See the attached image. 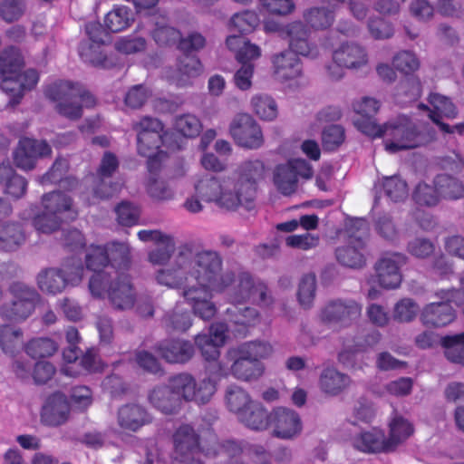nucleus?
<instances>
[{"mask_svg":"<svg viewBox=\"0 0 464 464\" xmlns=\"http://www.w3.org/2000/svg\"><path fill=\"white\" fill-rule=\"evenodd\" d=\"M155 280L169 288H182V295L196 315L203 320L215 316L218 308L213 296L235 282V273L222 271V259L215 251L194 255L180 252L169 266L155 272Z\"/></svg>","mask_w":464,"mask_h":464,"instance_id":"nucleus-1","label":"nucleus"},{"mask_svg":"<svg viewBox=\"0 0 464 464\" xmlns=\"http://www.w3.org/2000/svg\"><path fill=\"white\" fill-rule=\"evenodd\" d=\"M223 293H226L230 304L226 309L229 326L224 323H215L210 325L208 333L198 334L195 337V344L209 364L217 362L220 355L219 348L229 338L230 333L234 337L245 336L247 329L259 322L258 312L243 304L247 301L256 302L261 305L271 303L266 285L245 271L235 274V282Z\"/></svg>","mask_w":464,"mask_h":464,"instance_id":"nucleus-2","label":"nucleus"},{"mask_svg":"<svg viewBox=\"0 0 464 464\" xmlns=\"http://www.w3.org/2000/svg\"><path fill=\"white\" fill-rule=\"evenodd\" d=\"M266 167L259 159L241 162L232 176L222 178L205 175L195 182L197 194L205 202L219 208L237 210L251 208L256 197V185L266 177Z\"/></svg>","mask_w":464,"mask_h":464,"instance_id":"nucleus-3","label":"nucleus"},{"mask_svg":"<svg viewBox=\"0 0 464 464\" xmlns=\"http://www.w3.org/2000/svg\"><path fill=\"white\" fill-rule=\"evenodd\" d=\"M227 372L226 367L213 365L208 370V376L199 379L187 372L177 374L169 380L168 385L154 387L149 393V401L165 414L176 412L181 401L207 404L216 393V382L211 376H224Z\"/></svg>","mask_w":464,"mask_h":464,"instance_id":"nucleus-4","label":"nucleus"},{"mask_svg":"<svg viewBox=\"0 0 464 464\" xmlns=\"http://www.w3.org/2000/svg\"><path fill=\"white\" fill-rule=\"evenodd\" d=\"M358 125L359 130L370 137L383 136L385 150L390 153L415 149L424 143L423 135L406 116H398L384 125H378L373 121Z\"/></svg>","mask_w":464,"mask_h":464,"instance_id":"nucleus-5","label":"nucleus"},{"mask_svg":"<svg viewBox=\"0 0 464 464\" xmlns=\"http://www.w3.org/2000/svg\"><path fill=\"white\" fill-rule=\"evenodd\" d=\"M41 207L40 213L33 216L34 209L31 208V213L23 218H32L34 228L43 234H51L58 230L63 222L73 220L78 215L71 197L62 191L44 194L42 197Z\"/></svg>","mask_w":464,"mask_h":464,"instance_id":"nucleus-6","label":"nucleus"},{"mask_svg":"<svg viewBox=\"0 0 464 464\" xmlns=\"http://www.w3.org/2000/svg\"><path fill=\"white\" fill-rule=\"evenodd\" d=\"M45 95L57 102V111L71 120L82 116L83 107H92L95 99L79 84L69 81H57L47 86Z\"/></svg>","mask_w":464,"mask_h":464,"instance_id":"nucleus-7","label":"nucleus"},{"mask_svg":"<svg viewBox=\"0 0 464 464\" xmlns=\"http://www.w3.org/2000/svg\"><path fill=\"white\" fill-rule=\"evenodd\" d=\"M137 132V150L140 156L148 158V169L152 171L154 165L160 164L166 153L160 150L165 146L168 135L162 134V123L151 117H143L133 124Z\"/></svg>","mask_w":464,"mask_h":464,"instance_id":"nucleus-8","label":"nucleus"},{"mask_svg":"<svg viewBox=\"0 0 464 464\" xmlns=\"http://www.w3.org/2000/svg\"><path fill=\"white\" fill-rule=\"evenodd\" d=\"M84 267L81 261L67 260L61 267L43 269L37 276L39 289L47 295H56L68 286L79 285L83 278Z\"/></svg>","mask_w":464,"mask_h":464,"instance_id":"nucleus-9","label":"nucleus"},{"mask_svg":"<svg viewBox=\"0 0 464 464\" xmlns=\"http://www.w3.org/2000/svg\"><path fill=\"white\" fill-rule=\"evenodd\" d=\"M312 166L304 159L293 158L279 163L273 169V183L285 196L296 192L301 182L313 177Z\"/></svg>","mask_w":464,"mask_h":464,"instance_id":"nucleus-10","label":"nucleus"},{"mask_svg":"<svg viewBox=\"0 0 464 464\" xmlns=\"http://www.w3.org/2000/svg\"><path fill=\"white\" fill-rule=\"evenodd\" d=\"M12 299L0 306L2 319L20 323L32 315L37 302L39 294L33 288L23 283H14L10 287Z\"/></svg>","mask_w":464,"mask_h":464,"instance_id":"nucleus-11","label":"nucleus"},{"mask_svg":"<svg viewBox=\"0 0 464 464\" xmlns=\"http://www.w3.org/2000/svg\"><path fill=\"white\" fill-rule=\"evenodd\" d=\"M264 30L266 33L279 32L285 34L289 38L290 49L299 55L315 58L319 53L317 46L309 41L308 30L300 21L293 22L282 27L276 21L267 19L264 22Z\"/></svg>","mask_w":464,"mask_h":464,"instance_id":"nucleus-12","label":"nucleus"},{"mask_svg":"<svg viewBox=\"0 0 464 464\" xmlns=\"http://www.w3.org/2000/svg\"><path fill=\"white\" fill-rule=\"evenodd\" d=\"M85 32L88 40L81 43L79 53L82 59L93 66L109 68L113 65L106 53L103 52L105 31L99 22H89L85 25Z\"/></svg>","mask_w":464,"mask_h":464,"instance_id":"nucleus-13","label":"nucleus"},{"mask_svg":"<svg viewBox=\"0 0 464 464\" xmlns=\"http://www.w3.org/2000/svg\"><path fill=\"white\" fill-rule=\"evenodd\" d=\"M174 451L173 461L175 464H203L199 459V451L203 447L199 446L198 437L193 428L189 425L180 426L173 435Z\"/></svg>","mask_w":464,"mask_h":464,"instance_id":"nucleus-14","label":"nucleus"},{"mask_svg":"<svg viewBox=\"0 0 464 464\" xmlns=\"http://www.w3.org/2000/svg\"><path fill=\"white\" fill-rule=\"evenodd\" d=\"M295 54L297 53L290 49L274 55L272 59L275 77L291 89L302 87L307 83L300 60Z\"/></svg>","mask_w":464,"mask_h":464,"instance_id":"nucleus-15","label":"nucleus"},{"mask_svg":"<svg viewBox=\"0 0 464 464\" xmlns=\"http://www.w3.org/2000/svg\"><path fill=\"white\" fill-rule=\"evenodd\" d=\"M235 142L243 148L257 150L264 144V136L259 124L248 114L235 116L229 126Z\"/></svg>","mask_w":464,"mask_h":464,"instance_id":"nucleus-16","label":"nucleus"},{"mask_svg":"<svg viewBox=\"0 0 464 464\" xmlns=\"http://www.w3.org/2000/svg\"><path fill=\"white\" fill-rule=\"evenodd\" d=\"M333 60L337 66H328L329 74L334 79H340L343 76V69L358 70L368 63V54L366 50L355 44H342L339 48L334 50Z\"/></svg>","mask_w":464,"mask_h":464,"instance_id":"nucleus-17","label":"nucleus"},{"mask_svg":"<svg viewBox=\"0 0 464 464\" xmlns=\"http://www.w3.org/2000/svg\"><path fill=\"white\" fill-rule=\"evenodd\" d=\"M227 358L233 362L230 368L223 362L210 363L206 368L205 376H208V370L210 366L213 365H222L227 369V372L226 375H224V377L227 376L230 372L235 378L244 382L257 380L264 373L265 368L263 363L260 362L248 360V358H243L241 354H229V350L227 353ZM222 378L223 376H218V374L211 376V379L216 382V385Z\"/></svg>","mask_w":464,"mask_h":464,"instance_id":"nucleus-18","label":"nucleus"},{"mask_svg":"<svg viewBox=\"0 0 464 464\" xmlns=\"http://www.w3.org/2000/svg\"><path fill=\"white\" fill-rule=\"evenodd\" d=\"M118 167L117 157L111 152H106L98 169L93 188V198L90 203H94V199L109 198L120 191L122 184L121 182H111L110 179Z\"/></svg>","mask_w":464,"mask_h":464,"instance_id":"nucleus-19","label":"nucleus"},{"mask_svg":"<svg viewBox=\"0 0 464 464\" xmlns=\"http://www.w3.org/2000/svg\"><path fill=\"white\" fill-rule=\"evenodd\" d=\"M269 420L273 435L282 440L295 439L303 430V423L299 414L291 409L276 408L269 413Z\"/></svg>","mask_w":464,"mask_h":464,"instance_id":"nucleus-20","label":"nucleus"},{"mask_svg":"<svg viewBox=\"0 0 464 464\" xmlns=\"http://www.w3.org/2000/svg\"><path fill=\"white\" fill-rule=\"evenodd\" d=\"M406 263V256L401 253L384 255L375 265L379 285L386 289H394L401 283V267Z\"/></svg>","mask_w":464,"mask_h":464,"instance_id":"nucleus-21","label":"nucleus"},{"mask_svg":"<svg viewBox=\"0 0 464 464\" xmlns=\"http://www.w3.org/2000/svg\"><path fill=\"white\" fill-rule=\"evenodd\" d=\"M51 152V147L45 140L24 138L20 140L14 152V162L19 169L30 170L39 159L49 156Z\"/></svg>","mask_w":464,"mask_h":464,"instance_id":"nucleus-22","label":"nucleus"},{"mask_svg":"<svg viewBox=\"0 0 464 464\" xmlns=\"http://www.w3.org/2000/svg\"><path fill=\"white\" fill-rule=\"evenodd\" d=\"M459 295H462L461 292L451 290L447 301L426 305L420 313L422 324L428 327H443L452 323L456 314L450 303Z\"/></svg>","mask_w":464,"mask_h":464,"instance_id":"nucleus-23","label":"nucleus"},{"mask_svg":"<svg viewBox=\"0 0 464 464\" xmlns=\"http://www.w3.org/2000/svg\"><path fill=\"white\" fill-rule=\"evenodd\" d=\"M352 444L354 449L364 453H392L387 436L377 427L356 434L352 440Z\"/></svg>","mask_w":464,"mask_h":464,"instance_id":"nucleus-24","label":"nucleus"},{"mask_svg":"<svg viewBox=\"0 0 464 464\" xmlns=\"http://www.w3.org/2000/svg\"><path fill=\"white\" fill-rule=\"evenodd\" d=\"M381 340L379 332L369 334L363 341L346 340L343 347L338 353V361L344 366L350 368H357V358L369 348L376 345ZM361 368V366H358Z\"/></svg>","mask_w":464,"mask_h":464,"instance_id":"nucleus-25","label":"nucleus"},{"mask_svg":"<svg viewBox=\"0 0 464 464\" xmlns=\"http://www.w3.org/2000/svg\"><path fill=\"white\" fill-rule=\"evenodd\" d=\"M156 351L169 363H186L195 353L193 344L183 339L165 340L157 345Z\"/></svg>","mask_w":464,"mask_h":464,"instance_id":"nucleus-26","label":"nucleus"},{"mask_svg":"<svg viewBox=\"0 0 464 464\" xmlns=\"http://www.w3.org/2000/svg\"><path fill=\"white\" fill-rule=\"evenodd\" d=\"M70 405L63 393H54L50 396L43 407L42 421L48 426H59L65 423L69 418Z\"/></svg>","mask_w":464,"mask_h":464,"instance_id":"nucleus-27","label":"nucleus"},{"mask_svg":"<svg viewBox=\"0 0 464 464\" xmlns=\"http://www.w3.org/2000/svg\"><path fill=\"white\" fill-rule=\"evenodd\" d=\"M117 421L122 430L136 432L151 421V416L142 405L128 403L118 410Z\"/></svg>","mask_w":464,"mask_h":464,"instance_id":"nucleus-28","label":"nucleus"},{"mask_svg":"<svg viewBox=\"0 0 464 464\" xmlns=\"http://www.w3.org/2000/svg\"><path fill=\"white\" fill-rule=\"evenodd\" d=\"M362 312V306L353 300H337L329 303L323 309L321 318L326 323H346L356 319Z\"/></svg>","mask_w":464,"mask_h":464,"instance_id":"nucleus-29","label":"nucleus"},{"mask_svg":"<svg viewBox=\"0 0 464 464\" xmlns=\"http://www.w3.org/2000/svg\"><path fill=\"white\" fill-rule=\"evenodd\" d=\"M107 296L112 306L119 310L131 308L136 301V293L128 276L121 274L117 276V282L110 286Z\"/></svg>","mask_w":464,"mask_h":464,"instance_id":"nucleus-30","label":"nucleus"},{"mask_svg":"<svg viewBox=\"0 0 464 464\" xmlns=\"http://www.w3.org/2000/svg\"><path fill=\"white\" fill-rule=\"evenodd\" d=\"M318 383L324 393L337 396L350 387L352 380L349 375L335 367L327 366L322 370Z\"/></svg>","mask_w":464,"mask_h":464,"instance_id":"nucleus-31","label":"nucleus"},{"mask_svg":"<svg viewBox=\"0 0 464 464\" xmlns=\"http://www.w3.org/2000/svg\"><path fill=\"white\" fill-rule=\"evenodd\" d=\"M3 80L1 89L10 96L9 103L14 106L17 104L23 97L24 90L34 88L39 80V75L35 70H27L24 78H30V82H20L16 74H2Z\"/></svg>","mask_w":464,"mask_h":464,"instance_id":"nucleus-32","label":"nucleus"},{"mask_svg":"<svg viewBox=\"0 0 464 464\" xmlns=\"http://www.w3.org/2000/svg\"><path fill=\"white\" fill-rule=\"evenodd\" d=\"M226 46L235 53V58L240 64H254L262 55L260 46L238 35H229L226 39Z\"/></svg>","mask_w":464,"mask_h":464,"instance_id":"nucleus-33","label":"nucleus"},{"mask_svg":"<svg viewBox=\"0 0 464 464\" xmlns=\"http://www.w3.org/2000/svg\"><path fill=\"white\" fill-rule=\"evenodd\" d=\"M26 236L20 223L7 221L0 223V250L14 252L25 242Z\"/></svg>","mask_w":464,"mask_h":464,"instance_id":"nucleus-34","label":"nucleus"},{"mask_svg":"<svg viewBox=\"0 0 464 464\" xmlns=\"http://www.w3.org/2000/svg\"><path fill=\"white\" fill-rule=\"evenodd\" d=\"M24 331L21 327L10 324H0V350L8 356L14 357L24 349Z\"/></svg>","mask_w":464,"mask_h":464,"instance_id":"nucleus-35","label":"nucleus"},{"mask_svg":"<svg viewBox=\"0 0 464 464\" xmlns=\"http://www.w3.org/2000/svg\"><path fill=\"white\" fill-rule=\"evenodd\" d=\"M389 434L387 440L391 452H394L413 433L412 424L405 418L393 413L388 422Z\"/></svg>","mask_w":464,"mask_h":464,"instance_id":"nucleus-36","label":"nucleus"},{"mask_svg":"<svg viewBox=\"0 0 464 464\" xmlns=\"http://www.w3.org/2000/svg\"><path fill=\"white\" fill-rule=\"evenodd\" d=\"M177 73L173 81L179 86H186L191 80L203 73L204 68L197 56L184 55L178 61Z\"/></svg>","mask_w":464,"mask_h":464,"instance_id":"nucleus-37","label":"nucleus"},{"mask_svg":"<svg viewBox=\"0 0 464 464\" xmlns=\"http://www.w3.org/2000/svg\"><path fill=\"white\" fill-rule=\"evenodd\" d=\"M133 11L126 5H115L104 17L105 27L112 32L119 33L128 29L134 22Z\"/></svg>","mask_w":464,"mask_h":464,"instance_id":"nucleus-38","label":"nucleus"},{"mask_svg":"<svg viewBox=\"0 0 464 464\" xmlns=\"http://www.w3.org/2000/svg\"><path fill=\"white\" fill-rule=\"evenodd\" d=\"M273 352L274 349L270 343L260 340L246 342L229 349V354H241L243 358L256 362L268 358Z\"/></svg>","mask_w":464,"mask_h":464,"instance_id":"nucleus-39","label":"nucleus"},{"mask_svg":"<svg viewBox=\"0 0 464 464\" xmlns=\"http://www.w3.org/2000/svg\"><path fill=\"white\" fill-rule=\"evenodd\" d=\"M160 164L154 165V169L149 171L150 175L146 182V190L150 198L158 201L171 200L175 197L174 189L169 183L157 176Z\"/></svg>","mask_w":464,"mask_h":464,"instance_id":"nucleus-40","label":"nucleus"},{"mask_svg":"<svg viewBox=\"0 0 464 464\" xmlns=\"http://www.w3.org/2000/svg\"><path fill=\"white\" fill-rule=\"evenodd\" d=\"M238 420L247 428L254 430H263L270 426L269 414L259 403L255 401L239 417Z\"/></svg>","mask_w":464,"mask_h":464,"instance_id":"nucleus-41","label":"nucleus"},{"mask_svg":"<svg viewBox=\"0 0 464 464\" xmlns=\"http://www.w3.org/2000/svg\"><path fill=\"white\" fill-rule=\"evenodd\" d=\"M154 28L151 36L160 45H169L179 42L180 33L176 28L169 26L168 20L163 15L151 17Z\"/></svg>","mask_w":464,"mask_h":464,"instance_id":"nucleus-42","label":"nucleus"},{"mask_svg":"<svg viewBox=\"0 0 464 464\" xmlns=\"http://www.w3.org/2000/svg\"><path fill=\"white\" fill-rule=\"evenodd\" d=\"M254 402L247 392L237 385H230L226 390V406L229 411L237 414V418Z\"/></svg>","mask_w":464,"mask_h":464,"instance_id":"nucleus-43","label":"nucleus"},{"mask_svg":"<svg viewBox=\"0 0 464 464\" xmlns=\"http://www.w3.org/2000/svg\"><path fill=\"white\" fill-rule=\"evenodd\" d=\"M429 102L432 107L431 110L429 109L430 118L433 113L440 121L443 117L447 119H455L458 115L455 104L446 96L439 93H430ZM419 108L428 110V107L424 104H420Z\"/></svg>","mask_w":464,"mask_h":464,"instance_id":"nucleus-44","label":"nucleus"},{"mask_svg":"<svg viewBox=\"0 0 464 464\" xmlns=\"http://www.w3.org/2000/svg\"><path fill=\"white\" fill-rule=\"evenodd\" d=\"M68 169V162L64 159H58L53 163L51 169L41 178L42 184L60 183L61 187L68 189L73 188L77 181L71 177H65Z\"/></svg>","mask_w":464,"mask_h":464,"instance_id":"nucleus-45","label":"nucleus"},{"mask_svg":"<svg viewBox=\"0 0 464 464\" xmlns=\"http://www.w3.org/2000/svg\"><path fill=\"white\" fill-rule=\"evenodd\" d=\"M355 246L348 245L346 246L339 247L336 249V258L343 266L359 268L362 267L364 263V255L362 253L363 241L353 242Z\"/></svg>","mask_w":464,"mask_h":464,"instance_id":"nucleus-46","label":"nucleus"},{"mask_svg":"<svg viewBox=\"0 0 464 464\" xmlns=\"http://www.w3.org/2000/svg\"><path fill=\"white\" fill-rule=\"evenodd\" d=\"M120 273L115 272L112 276L109 271H96L89 280V291L95 298H104L110 291V286L117 282V276Z\"/></svg>","mask_w":464,"mask_h":464,"instance_id":"nucleus-47","label":"nucleus"},{"mask_svg":"<svg viewBox=\"0 0 464 464\" xmlns=\"http://www.w3.org/2000/svg\"><path fill=\"white\" fill-rule=\"evenodd\" d=\"M304 20L312 29L324 30L330 27L334 20V11L325 7H311L303 14Z\"/></svg>","mask_w":464,"mask_h":464,"instance_id":"nucleus-48","label":"nucleus"},{"mask_svg":"<svg viewBox=\"0 0 464 464\" xmlns=\"http://www.w3.org/2000/svg\"><path fill=\"white\" fill-rule=\"evenodd\" d=\"M440 198L458 199L464 196V186L459 180L447 174L438 175L434 180Z\"/></svg>","mask_w":464,"mask_h":464,"instance_id":"nucleus-49","label":"nucleus"},{"mask_svg":"<svg viewBox=\"0 0 464 464\" xmlns=\"http://www.w3.org/2000/svg\"><path fill=\"white\" fill-rule=\"evenodd\" d=\"M380 106V102L372 97H362L355 101L353 109L361 117L354 121L356 128L359 130V123L375 122L373 117L379 111Z\"/></svg>","mask_w":464,"mask_h":464,"instance_id":"nucleus-50","label":"nucleus"},{"mask_svg":"<svg viewBox=\"0 0 464 464\" xmlns=\"http://www.w3.org/2000/svg\"><path fill=\"white\" fill-rule=\"evenodd\" d=\"M441 345L448 360L464 364V333L443 337Z\"/></svg>","mask_w":464,"mask_h":464,"instance_id":"nucleus-51","label":"nucleus"},{"mask_svg":"<svg viewBox=\"0 0 464 464\" xmlns=\"http://www.w3.org/2000/svg\"><path fill=\"white\" fill-rule=\"evenodd\" d=\"M254 112L264 121H273L277 117L278 110L275 100L266 94H256L251 99Z\"/></svg>","mask_w":464,"mask_h":464,"instance_id":"nucleus-52","label":"nucleus"},{"mask_svg":"<svg viewBox=\"0 0 464 464\" xmlns=\"http://www.w3.org/2000/svg\"><path fill=\"white\" fill-rule=\"evenodd\" d=\"M259 24V16L254 11H244L235 14L228 24L231 31L247 34L254 31Z\"/></svg>","mask_w":464,"mask_h":464,"instance_id":"nucleus-53","label":"nucleus"},{"mask_svg":"<svg viewBox=\"0 0 464 464\" xmlns=\"http://www.w3.org/2000/svg\"><path fill=\"white\" fill-rule=\"evenodd\" d=\"M316 278L314 274L304 275L299 283L297 290V300L299 304L304 308H310L315 297Z\"/></svg>","mask_w":464,"mask_h":464,"instance_id":"nucleus-54","label":"nucleus"},{"mask_svg":"<svg viewBox=\"0 0 464 464\" xmlns=\"http://www.w3.org/2000/svg\"><path fill=\"white\" fill-rule=\"evenodd\" d=\"M24 65V58L20 51L14 47L5 49L0 54V73L16 74Z\"/></svg>","mask_w":464,"mask_h":464,"instance_id":"nucleus-55","label":"nucleus"},{"mask_svg":"<svg viewBox=\"0 0 464 464\" xmlns=\"http://www.w3.org/2000/svg\"><path fill=\"white\" fill-rule=\"evenodd\" d=\"M111 267L125 269L130 261V247L126 242H112L106 246Z\"/></svg>","mask_w":464,"mask_h":464,"instance_id":"nucleus-56","label":"nucleus"},{"mask_svg":"<svg viewBox=\"0 0 464 464\" xmlns=\"http://www.w3.org/2000/svg\"><path fill=\"white\" fill-rule=\"evenodd\" d=\"M58 349V345L49 338H34L27 342L24 351L32 358L52 356Z\"/></svg>","mask_w":464,"mask_h":464,"instance_id":"nucleus-57","label":"nucleus"},{"mask_svg":"<svg viewBox=\"0 0 464 464\" xmlns=\"http://www.w3.org/2000/svg\"><path fill=\"white\" fill-rule=\"evenodd\" d=\"M111 263L107 247L92 245L87 249L85 256L86 267L93 272L102 271Z\"/></svg>","mask_w":464,"mask_h":464,"instance_id":"nucleus-58","label":"nucleus"},{"mask_svg":"<svg viewBox=\"0 0 464 464\" xmlns=\"http://www.w3.org/2000/svg\"><path fill=\"white\" fill-rule=\"evenodd\" d=\"M421 94L420 82L416 78H408L401 82L397 88L396 101L401 104H407L417 100Z\"/></svg>","mask_w":464,"mask_h":464,"instance_id":"nucleus-59","label":"nucleus"},{"mask_svg":"<svg viewBox=\"0 0 464 464\" xmlns=\"http://www.w3.org/2000/svg\"><path fill=\"white\" fill-rule=\"evenodd\" d=\"M382 186L385 195L392 201L403 200L408 196L407 184L398 176L384 178Z\"/></svg>","mask_w":464,"mask_h":464,"instance_id":"nucleus-60","label":"nucleus"},{"mask_svg":"<svg viewBox=\"0 0 464 464\" xmlns=\"http://www.w3.org/2000/svg\"><path fill=\"white\" fill-rule=\"evenodd\" d=\"M175 251V241L172 237L167 238L149 252V262L153 266H165L170 260Z\"/></svg>","mask_w":464,"mask_h":464,"instance_id":"nucleus-61","label":"nucleus"},{"mask_svg":"<svg viewBox=\"0 0 464 464\" xmlns=\"http://www.w3.org/2000/svg\"><path fill=\"white\" fill-rule=\"evenodd\" d=\"M205 455L208 457H215L219 454H226L227 457H235L241 452V447L235 441H226L220 444L215 435H211L209 439V445L203 447Z\"/></svg>","mask_w":464,"mask_h":464,"instance_id":"nucleus-62","label":"nucleus"},{"mask_svg":"<svg viewBox=\"0 0 464 464\" xmlns=\"http://www.w3.org/2000/svg\"><path fill=\"white\" fill-rule=\"evenodd\" d=\"M147 41L145 38L135 35L121 37L115 42V49L123 54H134L145 51Z\"/></svg>","mask_w":464,"mask_h":464,"instance_id":"nucleus-63","label":"nucleus"},{"mask_svg":"<svg viewBox=\"0 0 464 464\" xmlns=\"http://www.w3.org/2000/svg\"><path fill=\"white\" fill-rule=\"evenodd\" d=\"M26 8L25 0H3L0 4V16L6 22L20 19Z\"/></svg>","mask_w":464,"mask_h":464,"instance_id":"nucleus-64","label":"nucleus"}]
</instances>
